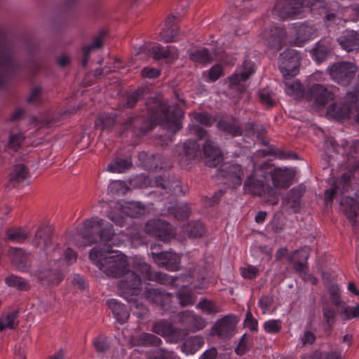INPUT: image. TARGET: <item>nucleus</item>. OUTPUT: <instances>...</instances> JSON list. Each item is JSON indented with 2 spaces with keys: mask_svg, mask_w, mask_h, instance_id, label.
Wrapping results in <instances>:
<instances>
[{
  "mask_svg": "<svg viewBox=\"0 0 359 359\" xmlns=\"http://www.w3.org/2000/svg\"><path fill=\"white\" fill-rule=\"evenodd\" d=\"M184 231L191 238L201 237L205 233V227L199 222H193L183 228Z\"/></svg>",
  "mask_w": 359,
  "mask_h": 359,
  "instance_id": "35",
  "label": "nucleus"
},
{
  "mask_svg": "<svg viewBox=\"0 0 359 359\" xmlns=\"http://www.w3.org/2000/svg\"><path fill=\"white\" fill-rule=\"evenodd\" d=\"M184 113L178 107H174L170 111V107H168L167 104L158 102L156 109H151V117L148 121L135 116H130L126 118L122 125L123 132L131 130L137 135H140L145 131L152 128L156 123H159L163 128L176 133L181 128V118Z\"/></svg>",
  "mask_w": 359,
  "mask_h": 359,
  "instance_id": "3",
  "label": "nucleus"
},
{
  "mask_svg": "<svg viewBox=\"0 0 359 359\" xmlns=\"http://www.w3.org/2000/svg\"><path fill=\"white\" fill-rule=\"evenodd\" d=\"M340 313L343 318L345 320L358 318L359 317V304L354 307L346 306L344 305L341 307Z\"/></svg>",
  "mask_w": 359,
  "mask_h": 359,
  "instance_id": "48",
  "label": "nucleus"
},
{
  "mask_svg": "<svg viewBox=\"0 0 359 359\" xmlns=\"http://www.w3.org/2000/svg\"><path fill=\"white\" fill-rule=\"evenodd\" d=\"M175 16H168L164 23V27L160 33L161 39L164 42H172L177 39L178 36V27L175 25Z\"/></svg>",
  "mask_w": 359,
  "mask_h": 359,
  "instance_id": "22",
  "label": "nucleus"
},
{
  "mask_svg": "<svg viewBox=\"0 0 359 359\" xmlns=\"http://www.w3.org/2000/svg\"><path fill=\"white\" fill-rule=\"evenodd\" d=\"M102 46V40L100 37L97 38L90 46H85L83 48V59L82 60L83 66H86L91 50L94 48H100Z\"/></svg>",
  "mask_w": 359,
  "mask_h": 359,
  "instance_id": "46",
  "label": "nucleus"
},
{
  "mask_svg": "<svg viewBox=\"0 0 359 359\" xmlns=\"http://www.w3.org/2000/svg\"><path fill=\"white\" fill-rule=\"evenodd\" d=\"M217 128L219 130L231 134L233 136L241 135V129L238 126L236 125H232L226 121H219L217 123Z\"/></svg>",
  "mask_w": 359,
  "mask_h": 359,
  "instance_id": "47",
  "label": "nucleus"
},
{
  "mask_svg": "<svg viewBox=\"0 0 359 359\" xmlns=\"http://www.w3.org/2000/svg\"><path fill=\"white\" fill-rule=\"evenodd\" d=\"M267 174L265 168H255L252 173L246 179L244 189L246 191L262 197L266 203L273 205L278 203V189H286L291 185L295 170L292 168L274 169L269 173L273 187L266 184Z\"/></svg>",
  "mask_w": 359,
  "mask_h": 359,
  "instance_id": "2",
  "label": "nucleus"
},
{
  "mask_svg": "<svg viewBox=\"0 0 359 359\" xmlns=\"http://www.w3.org/2000/svg\"><path fill=\"white\" fill-rule=\"evenodd\" d=\"M169 212L180 220L187 218L190 214V210L187 205L170 208Z\"/></svg>",
  "mask_w": 359,
  "mask_h": 359,
  "instance_id": "42",
  "label": "nucleus"
},
{
  "mask_svg": "<svg viewBox=\"0 0 359 359\" xmlns=\"http://www.w3.org/2000/svg\"><path fill=\"white\" fill-rule=\"evenodd\" d=\"M193 122L203 126H208L215 122V119L205 112H198L193 114Z\"/></svg>",
  "mask_w": 359,
  "mask_h": 359,
  "instance_id": "43",
  "label": "nucleus"
},
{
  "mask_svg": "<svg viewBox=\"0 0 359 359\" xmlns=\"http://www.w3.org/2000/svg\"><path fill=\"white\" fill-rule=\"evenodd\" d=\"M241 273L243 278L252 279L258 275L259 271L255 266H248L247 267L241 268Z\"/></svg>",
  "mask_w": 359,
  "mask_h": 359,
  "instance_id": "55",
  "label": "nucleus"
},
{
  "mask_svg": "<svg viewBox=\"0 0 359 359\" xmlns=\"http://www.w3.org/2000/svg\"><path fill=\"white\" fill-rule=\"evenodd\" d=\"M237 323L238 319L235 316H226L217 321L212 327V333L220 337H228L234 332Z\"/></svg>",
  "mask_w": 359,
  "mask_h": 359,
  "instance_id": "16",
  "label": "nucleus"
},
{
  "mask_svg": "<svg viewBox=\"0 0 359 359\" xmlns=\"http://www.w3.org/2000/svg\"><path fill=\"white\" fill-rule=\"evenodd\" d=\"M4 280L8 286L19 290H27L29 288V284L26 280L13 274L6 277Z\"/></svg>",
  "mask_w": 359,
  "mask_h": 359,
  "instance_id": "33",
  "label": "nucleus"
},
{
  "mask_svg": "<svg viewBox=\"0 0 359 359\" xmlns=\"http://www.w3.org/2000/svg\"><path fill=\"white\" fill-rule=\"evenodd\" d=\"M28 176V172L22 164L15 165L11 173V180L14 182H20L25 180Z\"/></svg>",
  "mask_w": 359,
  "mask_h": 359,
  "instance_id": "37",
  "label": "nucleus"
},
{
  "mask_svg": "<svg viewBox=\"0 0 359 359\" xmlns=\"http://www.w3.org/2000/svg\"><path fill=\"white\" fill-rule=\"evenodd\" d=\"M222 74V69L220 65H215L212 67L209 71V79L211 81H215Z\"/></svg>",
  "mask_w": 359,
  "mask_h": 359,
  "instance_id": "59",
  "label": "nucleus"
},
{
  "mask_svg": "<svg viewBox=\"0 0 359 359\" xmlns=\"http://www.w3.org/2000/svg\"><path fill=\"white\" fill-rule=\"evenodd\" d=\"M137 272L139 273V275H136L134 272L133 273L137 278H140V281L141 278H142L144 280H156L161 283L165 284L168 280L165 274L161 273H156L154 275L152 274L150 271V266L144 262L139 264Z\"/></svg>",
  "mask_w": 359,
  "mask_h": 359,
  "instance_id": "21",
  "label": "nucleus"
},
{
  "mask_svg": "<svg viewBox=\"0 0 359 359\" xmlns=\"http://www.w3.org/2000/svg\"><path fill=\"white\" fill-rule=\"evenodd\" d=\"M161 342L160 338L150 333H142L132 340L134 346H158Z\"/></svg>",
  "mask_w": 359,
  "mask_h": 359,
  "instance_id": "28",
  "label": "nucleus"
},
{
  "mask_svg": "<svg viewBox=\"0 0 359 359\" xmlns=\"http://www.w3.org/2000/svg\"><path fill=\"white\" fill-rule=\"evenodd\" d=\"M341 205L344 207V210L348 218L355 222L358 214L357 210H359V206L355 201L353 198H345L341 200Z\"/></svg>",
  "mask_w": 359,
  "mask_h": 359,
  "instance_id": "30",
  "label": "nucleus"
},
{
  "mask_svg": "<svg viewBox=\"0 0 359 359\" xmlns=\"http://www.w3.org/2000/svg\"><path fill=\"white\" fill-rule=\"evenodd\" d=\"M348 103H332L327 109V115L337 120L353 118L359 123V97L348 93L346 96Z\"/></svg>",
  "mask_w": 359,
  "mask_h": 359,
  "instance_id": "5",
  "label": "nucleus"
},
{
  "mask_svg": "<svg viewBox=\"0 0 359 359\" xmlns=\"http://www.w3.org/2000/svg\"><path fill=\"white\" fill-rule=\"evenodd\" d=\"M285 86L286 93L290 95H297L302 91V85L298 81H286Z\"/></svg>",
  "mask_w": 359,
  "mask_h": 359,
  "instance_id": "50",
  "label": "nucleus"
},
{
  "mask_svg": "<svg viewBox=\"0 0 359 359\" xmlns=\"http://www.w3.org/2000/svg\"><path fill=\"white\" fill-rule=\"evenodd\" d=\"M330 293L331 296V299L333 303L335 305H339L340 299H339V288L338 285H332L330 287Z\"/></svg>",
  "mask_w": 359,
  "mask_h": 359,
  "instance_id": "60",
  "label": "nucleus"
},
{
  "mask_svg": "<svg viewBox=\"0 0 359 359\" xmlns=\"http://www.w3.org/2000/svg\"><path fill=\"white\" fill-rule=\"evenodd\" d=\"M147 233L154 235L163 241H168L175 236L168 223L161 220H151L145 226Z\"/></svg>",
  "mask_w": 359,
  "mask_h": 359,
  "instance_id": "14",
  "label": "nucleus"
},
{
  "mask_svg": "<svg viewBox=\"0 0 359 359\" xmlns=\"http://www.w3.org/2000/svg\"><path fill=\"white\" fill-rule=\"evenodd\" d=\"M305 98L313 103L316 109H321L335 99L334 93L323 85L314 84L309 87L305 94Z\"/></svg>",
  "mask_w": 359,
  "mask_h": 359,
  "instance_id": "6",
  "label": "nucleus"
},
{
  "mask_svg": "<svg viewBox=\"0 0 359 359\" xmlns=\"http://www.w3.org/2000/svg\"><path fill=\"white\" fill-rule=\"evenodd\" d=\"M115 122L114 118L112 116H105L98 118L95 122L97 127H100L102 129L111 127Z\"/></svg>",
  "mask_w": 359,
  "mask_h": 359,
  "instance_id": "56",
  "label": "nucleus"
},
{
  "mask_svg": "<svg viewBox=\"0 0 359 359\" xmlns=\"http://www.w3.org/2000/svg\"><path fill=\"white\" fill-rule=\"evenodd\" d=\"M7 238L15 243H22L29 236V231L22 228H13L8 229L6 232Z\"/></svg>",
  "mask_w": 359,
  "mask_h": 359,
  "instance_id": "32",
  "label": "nucleus"
},
{
  "mask_svg": "<svg viewBox=\"0 0 359 359\" xmlns=\"http://www.w3.org/2000/svg\"><path fill=\"white\" fill-rule=\"evenodd\" d=\"M190 59L198 63H207L212 60V57L205 48L197 50L189 55Z\"/></svg>",
  "mask_w": 359,
  "mask_h": 359,
  "instance_id": "38",
  "label": "nucleus"
},
{
  "mask_svg": "<svg viewBox=\"0 0 359 359\" xmlns=\"http://www.w3.org/2000/svg\"><path fill=\"white\" fill-rule=\"evenodd\" d=\"M292 29L294 37V43L299 46H302L306 41L314 38L317 33V29L306 22L294 23Z\"/></svg>",
  "mask_w": 359,
  "mask_h": 359,
  "instance_id": "15",
  "label": "nucleus"
},
{
  "mask_svg": "<svg viewBox=\"0 0 359 359\" xmlns=\"http://www.w3.org/2000/svg\"><path fill=\"white\" fill-rule=\"evenodd\" d=\"M158 245H151V255L154 261L161 266H163L168 270L175 271L179 269L180 257L172 252H158L156 248Z\"/></svg>",
  "mask_w": 359,
  "mask_h": 359,
  "instance_id": "13",
  "label": "nucleus"
},
{
  "mask_svg": "<svg viewBox=\"0 0 359 359\" xmlns=\"http://www.w3.org/2000/svg\"><path fill=\"white\" fill-rule=\"evenodd\" d=\"M357 68L351 62H341L334 63L327 69L331 78L340 85L346 86L354 77Z\"/></svg>",
  "mask_w": 359,
  "mask_h": 359,
  "instance_id": "7",
  "label": "nucleus"
},
{
  "mask_svg": "<svg viewBox=\"0 0 359 359\" xmlns=\"http://www.w3.org/2000/svg\"><path fill=\"white\" fill-rule=\"evenodd\" d=\"M341 47L347 52L359 51V34L354 30H348L337 39Z\"/></svg>",
  "mask_w": 359,
  "mask_h": 359,
  "instance_id": "18",
  "label": "nucleus"
},
{
  "mask_svg": "<svg viewBox=\"0 0 359 359\" xmlns=\"http://www.w3.org/2000/svg\"><path fill=\"white\" fill-rule=\"evenodd\" d=\"M205 164L209 167H215L222 161V154L219 148L210 140H207L203 146Z\"/></svg>",
  "mask_w": 359,
  "mask_h": 359,
  "instance_id": "17",
  "label": "nucleus"
},
{
  "mask_svg": "<svg viewBox=\"0 0 359 359\" xmlns=\"http://www.w3.org/2000/svg\"><path fill=\"white\" fill-rule=\"evenodd\" d=\"M304 0H277L273 13L280 19L293 18L301 13Z\"/></svg>",
  "mask_w": 359,
  "mask_h": 359,
  "instance_id": "11",
  "label": "nucleus"
},
{
  "mask_svg": "<svg viewBox=\"0 0 359 359\" xmlns=\"http://www.w3.org/2000/svg\"><path fill=\"white\" fill-rule=\"evenodd\" d=\"M183 154H180L181 161L185 163L195 159L200 154V147L195 141H187L182 147Z\"/></svg>",
  "mask_w": 359,
  "mask_h": 359,
  "instance_id": "25",
  "label": "nucleus"
},
{
  "mask_svg": "<svg viewBox=\"0 0 359 359\" xmlns=\"http://www.w3.org/2000/svg\"><path fill=\"white\" fill-rule=\"evenodd\" d=\"M131 166L132 162L130 159L117 158L108 165L107 170L114 173H122Z\"/></svg>",
  "mask_w": 359,
  "mask_h": 359,
  "instance_id": "34",
  "label": "nucleus"
},
{
  "mask_svg": "<svg viewBox=\"0 0 359 359\" xmlns=\"http://www.w3.org/2000/svg\"><path fill=\"white\" fill-rule=\"evenodd\" d=\"M262 38L266 46L278 50L285 45L287 33L283 27L272 26L263 32Z\"/></svg>",
  "mask_w": 359,
  "mask_h": 359,
  "instance_id": "10",
  "label": "nucleus"
},
{
  "mask_svg": "<svg viewBox=\"0 0 359 359\" xmlns=\"http://www.w3.org/2000/svg\"><path fill=\"white\" fill-rule=\"evenodd\" d=\"M151 330L172 343L178 342L188 335L187 330L175 329L170 322L163 320L156 322Z\"/></svg>",
  "mask_w": 359,
  "mask_h": 359,
  "instance_id": "9",
  "label": "nucleus"
},
{
  "mask_svg": "<svg viewBox=\"0 0 359 359\" xmlns=\"http://www.w3.org/2000/svg\"><path fill=\"white\" fill-rule=\"evenodd\" d=\"M204 339L201 336H194L188 338L182 346V351L187 355H193L204 344Z\"/></svg>",
  "mask_w": 359,
  "mask_h": 359,
  "instance_id": "26",
  "label": "nucleus"
},
{
  "mask_svg": "<svg viewBox=\"0 0 359 359\" xmlns=\"http://www.w3.org/2000/svg\"><path fill=\"white\" fill-rule=\"evenodd\" d=\"M300 56L294 50H287L280 54L279 57V68L285 79L296 76L299 72Z\"/></svg>",
  "mask_w": 359,
  "mask_h": 359,
  "instance_id": "8",
  "label": "nucleus"
},
{
  "mask_svg": "<svg viewBox=\"0 0 359 359\" xmlns=\"http://www.w3.org/2000/svg\"><path fill=\"white\" fill-rule=\"evenodd\" d=\"M244 67L245 70L241 72V74H236L229 78V84L231 87L237 86L241 81H245L254 72L253 67L250 62H245Z\"/></svg>",
  "mask_w": 359,
  "mask_h": 359,
  "instance_id": "31",
  "label": "nucleus"
},
{
  "mask_svg": "<svg viewBox=\"0 0 359 359\" xmlns=\"http://www.w3.org/2000/svg\"><path fill=\"white\" fill-rule=\"evenodd\" d=\"M178 299L180 303L182 306L194 304L195 302V298L192 294L187 290H183L178 293Z\"/></svg>",
  "mask_w": 359,
  "mask_h": 359,
  "instance_id": "49",
  "label": "nucleus"
},
{
  "mask_svg": "<svg viewBox=\"0 0 359 359\" xmlns=\"http://www.w3.org/2000/svg\"><path fill=\"white\" fill-rule=\"evenodd\" d=\"M224 170L226 172L225 177L230 182L232 187H236L241 184L243 172L239 165H226Z\"/></svg>",
  "mask_w": 359,
  "mask_h": 359,
  "instance_id": "24",
  "label": "nucleus"
},
{
  "mask_svg": "<svg viewBox=\"0 0 359 359\" xmlns=\"http://www.w3.org/2000/svg\"><path fill=\"white\" fill-rule=\"evenodd\" d=\"M311 54L313 58L318 63H320L327 58L329 50L327 46L318 43L316 48L311 50Z\"/></svg>",
  "mask_w": 359,
  "mask_h": 359,
  "instance_id": "39",
  "label": "nucleus"
},
{
  "mask_svg": "<svg viewBox=\"0 0 359 359\" xmlns=\"http://www.w3.org/2000/svg\"><path fill=\"white\" fill-rule=\"evenodd\" d=\"M141 75L149 79L156 78L160 75V71L158 69L147 67L141 70Z\"/></svg>",
  "mask_w": 359,
  "mask_h": 359,
  "instance_id": "58",
  "label": "nucleus"
},
{
  "mask_svg": "<svg viewBox=\"0 0 359 359\" xmlns=\"http://www.w3.org/2000/svg\"><path fill=\"white\" fill-rule=\"evenodd\" d=\"M83 226V229L81 234L85 247L97 243L104 245V249L95 247L90 250L89 258L91 262L108 276L114 278L126 276L120 281L119 289L123 293L137 294L140 286V280L133 271L128 269L127 257L118 251L111 250L110 247L106 245L114 236L110 228H104L99 235H94V233L104 226V221L98 217L86 220Z\"/></svg>",
  "mask_w": 359,
  "mask_h": 359,
  "instance_id": "1",
  "label": "nucleus"
},
{
  "mask_svg": "<svg viewBox=\"0 0 359 359\" xmlns=\"http://www.w3.org/2000/svg\"><path fill=\"white\" fill-rule=\"evenodd\" d=\"M41 94L42 89L41 88H33L32 90L29 97L27 98V102L31 103L39 100Z\"/></svg>",
  "mask_w": 359,
  "mask_h": 359,
  "instance_id": "62",
  "label": "nucleus"
},
{
  "mask_svg": "<svg viewBox=\"0 0 359 359\" xmlns=\"http://www.w3.org/2000/svg\"><path fill=\"white\" fill-rule=\"evenodd\" d=\"M122 212L131 217H138L145 214L146 209L139 202H128L122 207Z\"/></svg>",
  "mask_w": 359,
  "mask_h": 359,
  "instance_id": "29",
  "label": "nucleus"
},
{
  "mask_svg": "<svg viewBox=\"0 0 359 359\" xmlns=\"http://www.w3.org/2000/svg\"><path fill=\"white\" fill-rule=\"evenodd\" d=\"M323 316L327 323L330 324L334 320L335 312L332 308L327 306L323 309Z\"/></svg>",
  "mask_w": 359,
  "mask_h": 359,
  "instance_id": "63",
  "label": "nucleus"
},
{
  "mask_svg": "<svg viewBox=\"0 0 359 359\" xmlns=\"http://www.w3.org/2000/svg\"><path fill=\"white\" fill-rule=\"evenodd\" d=\"M76 109L65 110L60 114H51L50 112L41 115L39 118V127H52L57 124L63 118L69 116L76 112Z\"/></svg>",
  "mask_w": 359,
  "mask_h": 359,
  "instance_id": "23",
  "label": "nucleus"
},
{
  "mask_svg": "<svg viewBox=\"0 0 359 359\" xmlns=\"http://www.w3.org/2000/svg\"><path fill=\"white\" fill-rule=\"evenodd\" d=\"M12 264L19 271H25L30 266L29 254L21 248H12L8 252Z\"/></svg>",
  "mask_w": 359,
  "mask_h": 359,
  "instance_id": "19",
  "label": "nucleus"
},
{
  "mask_svg": "<svg viewBox=\"0 0 359 359\" xmlns=\"http://www.w3.org/2000/svg\"><path fill=\"white\" fill-rule=\"evenodd\" d=\"M309 255V249L308 248H304L294 252V257L291 259H296L301 262H306Z\"/></svg>",
  "mask_w": 359,
  "mask_h": 359,
  "instance_id": "57",
  "label": "nucleus"
},
{
  "mask_svg": "<svg viewBox=\"0 0 359 359\" xmlns=\"http://www.w3.org/2000/svg\"><path fill=\"white\" fill-rule=\"evenodd\" d=\"M264 328L268 333H277L281 329V322L279 320H269L264 324Z\"/></svg>",
  "mask_w": 359,
  "mask_h": 359,
  "instance_id": "51",
  "label": "nucleus"
},
{
  "mask_svg": "<svg viewBox=\"0 0 359 359\" xmlns=\"http://www.w3.org/2000/svg\"><path fill=\"white\" fill-rule=\"evenodd\" d=\"M24 140V136L21 133L11 134L8 139V147L17 150Z\"/></svg>",
  "mask_w": 359,
  "mask_h": 359,
  "instance_id": "52",
  "label": "nucleus"
},
{
  "mask_svg": "<svg viewBox=\"0 0 359 359\" xmlns=\"http://www.w3.org/2000/svg\"><path fill=\"white\" fill-rule=\"evenodd\" d=\"M107 304L116 320L120 323H124L129 317V313L124 305L121 304L116 299H109Z\"/></svg>",
  "mask_w": 359,
  "mask_h": 359,
  "instance_id": "27",
  "label": "nucleus"
},
{
  "mask_svg": "<svg viewBox=\"0 0 359 359\" xmlns=\"http://www.w3.org/2000/svg\"><path fill=\"white\" fill-rule=\"evenodd\" d=\"M151 55L155 60L165 59L172 62L179 57L178 50L175 46H168L163 47L160 45L142 46L135 48V53L132 60L136 62L140 60H146Z\"/></svg>",
  "mask_w": 359,
  "mask_h": 359,
  "instance_id": "4",
  "label": "nucleus"
},
{
  "mask_svg": "<svg viewBox=\"0 0 359 359\" xmlns=\"http://www.w3.org/2000/svg\"><path fill=\"white\" fill-rule=\"evenodd\" d=\"M16 314L14 312L9 313L0 320V330L6 328L13 329L17 325Z\"/></svg>",
  "mask_w": 359,
  "mask_h": 359,
  "instance_id": "44",
  "label": "nucleus"
},
{
  "mask_svg": "<svg viewBox=\"0 0 359 359\" xmlns=\"http://www.w3.org/2000/svg\"><path fill=\"white\" fill-rule=\"evenodd\" d=\"M147 359H177V358L173 352L161 351L148 355Z\"/></svg>",
  "mask_w": 359,
  "mask_h": 359,
  "instance_id": "54",
  "label": "nucleus"
},
{
  "mask_svg": "<svg viewBox=\"0 0 359 359\" xmlns=\"http://www.w3.org/2000/svg\"><path fill=\"white\" fill-rule=\"evenodd\" d=\"M178 323L188 331L196 332L203 330L206 326L205 320L201 316L195 314L193 311H185L178 313Z\"/></svg>",
  "mask_w": 359,
  "mask_h": 359,
  "instance_id": "12",
  "label": "nucleus"
},
{
  "mask_svg": "<svg viewBox=\"0 0 359 359\" xmlns=\"http://www.w3.org/2000/svg\"><path fill=\"white\" fill-rule=\"evenodd\" d=\"M34 276L41 280H46L48 282L54 285L58 284L62 280L61 276L56 271H36L34 272Z\"/></svg>",
  "mask_w": 359,
  "mask_h": 359,
  "instance_id": "36",
  "label": "nucleus"
},
{
  "mask_svg": "<svg viewBox=\"0 0 359 359\" xmlns=\"http://www.w3.org/2000/svg\"><path fill=\"white\" fill-rule=\"evenodd\" d=\"M200 309L202 310L206 314H216L219 312L220 308L215 303L208 300L201 301L197 306Z\"/></svg>",
  "mask_w": 359,
  "mask_h": 359,
  "instance_id": "41",
  "label": "nucleus"
},
{
  "mask_svg": "<svg viewBox=\"0 0 359 359\" xmlns=\"http://www.w3.org/2000/svg\"><path fill=\"white\" fill-rule=\"evenodd\" d=\"M165 294L157 289H150L147 292V298L156 304H162Z\"/></svg>",
  "mask_w": 359,
  "mask_h": 359,
  "instance_id": "53",
  "label": "nucleus"
},
{
  "mask_svg": "<svg viewBox=\"0 0 359 359\" xmlns=\"http://www.w3.org/2000/svg\"><path fill=\"white\" fill-rule=\"evenodd\" d=\"M217 352L215 348L205 351L200 357V359H215Z\"/></svg>",
  "mask_w": 359,
  "mask_h": 359,
  "instance_id": "64",
  "label": "nucleus"
},
{
  "mask_svg": "<svg viewBox=\"0 0 359 359\" xmlns=\"http://www.w3.org/2000/svg\"><path fill=\"white\" fill-rule=\"evenodd\" d=\"M128 190V187L126 183L121 180L112 181L108 187V191L111 194L123 195L125 194Z\"/></svg>",
  "mask_w": 359,
  "mask_h": 359,
  "instance_id": "40",
  "label": "nucleus"
},
{
  "mask_svg": "<svg viewBox=\"0 0 359 359\" xmlns=\"http://www.w3.org/2000/svg\"><path fill=\"white\" fill-rule=\"evenodd\" d=\"M93 344L96 351L99 353H104L109 348L108 338L102 335L95 337L93 341Z\"/></svg>",
  "mask_w": 359,
  "mask_h": 359,
  "instance_id": "45",
  "label": "nucleus"
},
{
  "mask_svg": "<svg viewBox=\"0 0 359 359\" xmlns=\"http://www.w3.org/2000/svg\"><path fill=\"white\" fill-rule=\"evenodd\" d=\"M245 324L246 327L250 328L251 330H256L257 328V322L255 320L252 314L250 311L246 313Z\"/></svg>",
  "mask_w": 359,
  "mask_h": 359,
  "instance_id": "61",
  "label": "nucleus"
},
{
  "mask_svg": "<svg viewBox=\"0 0 359 359\" xmlns=\"http://www.w3.org/2000/svg\"><path fill=\"white\" fill-rule=\"evenodd\" d=\"M32 244L39 250L47 252L52 244L50 230L44 226L39 227L35 233Z\"/></svg>",
  "mask_w": 359,
  "mask_h": 359,
  "instance_id": "20",
  "label": "nucleus"
}]
</instances>
